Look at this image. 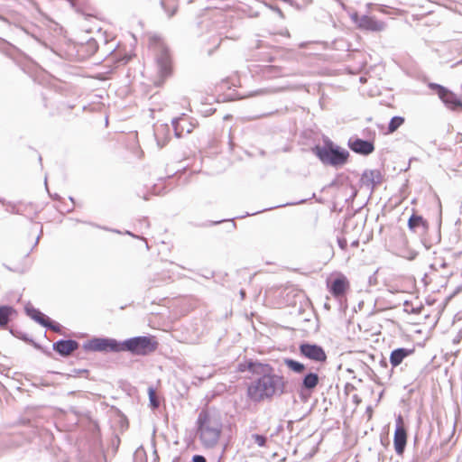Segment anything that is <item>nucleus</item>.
Here are the masks:
<instances>
[{"label":"nucleus","mask_w":462,"mask_h":462,"mask_svg":"<svg viewBox=\"0 0 462 462\" xmlns=\"http://www.w3.org/2000/svg\"><path fill=\"white\" fill-rule=\"evenodd\" d=\"M285 387L283 376L266 372L248 386L247 396L251 401L259 402L276 394H283Z\"/></svg>","instance_id":"f257e3e1"},{"label":"nucleus","mask_w":462,"mask_h":462,"mask_svg":"<svg viewBox=\"0 0 462 462\" xmlns=\"http://www.w3.org/2000/svg\"><path fill=\"white\" fill-rule=\"evenodd\" d=\"M149 50L153 55L157 69V79L154 84L160 87L172 71V60L170 50L164 41L157 34L148 37Z\"/></svg>","instance_id":"f03ea898"},{"label":"nucleus","mask_w":462,"mask_h":462,"mask_svg":"<svg viewBox=\"0 0 462 462\" xmlns=\"http://www.w3.org/2000/svg\"><path fill=\"white\" fill-rule=\"evenodd\" d=\"M197 423L198 433L203 446L213 448L217 443L222 430L220 420L207 411H201Z\"/></svg>","instance_id":"7ed1b4c3"},{"label":"nucleus","mask_w":462,"mask_h":462,"mask_svg":"<svg viewBox=\"0 0 462 462\" xmlns=\"http://www.w3.org/2000/svg\"><path fill=\"white\" fill-rule=\"evenodd\" d=\"M312 152L323 164L334 167L344 165L349 156L347 150L334 144L329 139L324 140L322 146L313 147Z\"/></svg>","instance_id":"20e7f679"},{"label":"nucleus","mask_w":462,"mask_h":462,"mask_svg":"<svg viewBox=\"0 0 462 462\" xmlns=\"http://www.w3.org/2000/svg\"><path fill=\"white\" fill-rule=\"evenodd\" d=\"M158 342L153 337L138 336L124 341H117V352H130L134 356H147L154 352Z\"/></svg>","instance_id":"39448f33"},{"label":"nucleus","mask_w":462,"mask_h":462,"mask_svg":"<svg viewBox=\"0 0 462 462\" xmlns=\"http://www.w3.org/2000/svg\"><path fill=\"white\" fill-rule=\"evenodd\" d=\"M136 42L137 40L135 36L131 32H127L125 36L124 42H117V64L120 62H123L124 65L127 63L134 56ZM125 72V69H119V65H117V75Z\"/></svg>","instance_id":"423d86ee"},{"label":"nucleus","mask_w":462,"mask_h":462,"mask_svg":"<svg viewBox=\"0 0 462 462\" xmlns=\"http://www.w3.org/2000/svg\"><path fill=\"white\" fill-rule=\"evenodd\" d=\"M429 88L436 91L439 99L450 110L462 108V100L451 90L438 83H429Z\"/></svg>","instance_id":"0eeeda50"},{"label":"nucleus","mask_w":462,"mask_h":462,"mask_svg":"<svg viewBox=\"0 0 462 462\" xmlns=\"http://www.w3.org/2000/svg\"><path fill=\"white\" fill-rule=\"evenodd\" d=\"M82 347L87 352H116V339L94 337L84 342Z\"/></svg>","instance_id":"6e6552de"},{"label":"nucleus","mask_w":462,"mask_h":462,"mask_svg":"<svg viewBox=\"0 0 462 462\" xmlns=\"http://www.w3.org/2000/svg\"><path fill=\"white\" fill-rule=\"evenodd\" d=\"M25 312L32 319L42 327L47 328L48 329H51L54 332H60V325L59 323L53 322L49 317L44 315L32 305L27 304L25 306Z\"/></svg>","instance_id":"1a4fd4ad"},{"label":"nucleus","mask_w":462,"mask_h":462,"mask_svg":"<svg viewBox=\"0 0 462 462\" xmlns=\"http://www.w3.org/2000/svg\"><path fill=\"white\" fill-rule=\"evenodd\" d=\"M299 349L300 355L310 360L321 363L327 360L325 350L317 344L302 343Z\"/></svg>","instance_id":"9d476101"},{"label":"nucleus","mask_w":462,"mask_h":462,"mask_svg":"<svg viewBox=\"0 0 462 462\" xmlns=\"http://www.w3.org/2000/svg\"><path fill=\"white\" fill-rule=\"evenodd\" d=\"M407 444V432L403 426L401 415L396 419V427L393 435V446L397 455H402Z\"/></svg>","instance_id":"9b49d317"},{"label":"nucleus","mask_w":462,"mask_h":462,"mask_svg":"<svg viewBox=\"0 0 462 462\" xmlns=\"http://www.w3.org/2000/svg\"><path fill=\"white\" fill-rule=\"evenodd\" d=\"M349 148L356 153L361 155H369L374 151V145L372 141L360 138H350L348 140Z\"/></svg>","instance_id":"f8f14e48"},{"label":"nucleus","mask_w":462,"mask_h":462,"mask_svg":"<svg viewBox=\"0 0 462 462\" xmlns=\"http://www.w3.org/2000/svg\"><path fill=\"white\" fill-rule=\"evenodd\" d=\"M171 125L177 138L182 137L184 134L191 133L194 128V125L189 121L185 114H182L180 117L173 118Z\"/></svg>","instance_id":"ddd939ff"},{"label":"nucleus","mask_w":462,"mask_h":462,"mask_svg":"<svg viewBox=\"0 0 462 462\" xmlns=\"http://www.w3.org/2000/svg\"><path fill=\"white\" fill-rule=\"evenodd\" d=\"M385 28L386 23L384 22L367 14L361 15L359 29L377 32L384 31Z\"/></svg>","instance_id":"4468645a"},{"label":"nucleus","mask_w":462,"mask_h":462,"mask_svg":"<svg viewBox=\"0 0 462 462\" xmlns=\"http://www.w3.org/2000/svg\"><path fill=\"white\" fill-rule=\"evenodd\" d=\"M382 180L383 175L379 170H365L360 179L362 185L367 187L372 191Z\"/></svg>","instance_id":"2eb2a0df"},{"label":"nucleus","mask_w":462,"mask_h":462,"mask_svg":"<svg viewBox=\"0 0 462 462\" xmlns=\"http://www.w3.org/2000/svg\"><path fill=\"white\" fill-rule=\"evenodd\" d=\"M79 343L73 339H60L53 344V350L62 356L70 355L79 348Z\"/></svg>","instance_id":"dca6fc26"},{"label":"nucleus","mask_w":462,"mask_h":462,"mask_svg":"<svg viewBox=\"0 0 462 462\" xmlns=\"http://www.w3.org/2000/svg\"><path fill=\"white\" fill-rule=\"evenodd\" d=\"M414 352L413 348H405V347H398L396 349H393L389 357L390 364L392 365L393 368L397 367L400 365L402 361L412 355Z\"/></svg>","instance_id":"f3484780"},{"label":"nucleus","mask_w":462,"mask_h":462,"mask_svg":"<svg viewBox=\"0 0 462 462\" xmlns=\"http://www.w3.org/2000/svg\"><path fill=\"white\" fill-rule=\"evenodd\" d=\"M428 222L421 217L412 214L408 220V227L411 231L423 234L428 229Z\"/></svg>","instance_id":"a211bd4d"},{"label":"nucleus","mask_w":462,"mask_h":462,"mask_svg":"<svg viewBox=\"0 0 462 462\" xmlns=\"http://www.w3.org/2000/svg\"><path fill=\"white\" fill-rule=\"evenodd\" d=\"M348 287V282L343 275L337 277L330 284L329 291L334 297L343 296Z\"/></svg>","instance_id":"6ab92c4d"},{"label":"nucleus","mask_w":462,"mask_h":462,"mask_svg":"<svg viewBox=\"0 0 462 462\" xmlns=\"http://www.w3.org/2000/svg\"><path fill=\"white\" fill-rule=\"evenodd\" d=\"M319 378L318 374L310 372L302 379L301 388L302 390L311 391L319 383Z\"/></svg>","instance_id":"aec40b11"},{"label":"nucleus","mask_w":462,"mask_h":462,"mask_svg":"<svg viewBox=\"0 0 462 462\" xmlns=\"http://www.w3.org/2000/svg\"><path fill=\"white\" fill-rule=\"evenodd\" d=\"M246 367H247V370H249L251 373L260 374V375H262L263 374H264L266 372L273 371V368L270 365H263L261 363L254 362L252 360L247 361Z\"/></svg>","instance_id":"412c9836"},{"label":"nucleus","mask_w":462,"mask_h":462,"mask_svg":"<svg viewBox=\"0 0 462 462\" xmlns=\"http://www.w3.org/2000/svg\"><path fill=\"white\" fill-rule=\"evenodd\" d=\"M261 72L265 78H275L279 76H284L285 74L282 71V69L273 65H263L261 66Z\"/></svg>","instance_id":"4be33fe9"},{"label":"nucleus","mask_w":462,"mask_h":462,"mask_svg":"<svg viewBox=\"0 0 462 462\" xmlns=\"http://www.w3.org/2000/svg\"><path fill=\"white\" fill-rule=\"evenodd\" d=\"M14 312L15 310L13 307L0 306V327H5L10 320V316Z\"/></svg>","instance_id":"5701e85b"},{"label":"nucleus","mask_w":462,"mask_h":462,"mask_svg":"<svg viewBox=\"0 0 462 462\" xmlns=\"http://www.w3.org/2000/svg\"><path fill=\"white\" fill-rule=\"evenodd\" d=\"M283 363L290 370L296 374H301L305 370V365L299 361L291 358H284Z\"/></svg>","instance_id":"b1692460"},{"label":"nucleus","mask_w":462,"mask_h":462,"mask_svg":"<svg viewBox=\"0 0 462 462\" xmlns=\"http://www.w3.org/2000/svg\"><path fill=\"white\" fill-rule=\"evenodd\" d=\"M161 5L168 14L169 17H171L177 10V4L175 0H161Z\"/></svg>","instance_id":"393cba45"},{"label":"nucleus","mask_w":462,"mask_h":462,"mask_svg":"<svg viewBox=\"0 0 462 462\" xmlns=\"http://www.w3.org/2000/svg\"><path fill=\"white\" fill-rule=\"evenodd\" d=\"M403 123H404V118L402 116H395L392 117L389 122V125H388V133L393 134Z\"/></svg>","instance_id":"a878e982"},{"label":"nucleus","mask_w":462,"mask_h":462,"mask_svg":"<svg viewBox=\"0 0 462 462\" xmlns=\"http://www.w3.org/2000/svg\"><path fill=\"white\" fill-rule=\"evenodd\" d=\"M117 428L121 432L125 431L129 428L128 419L117 409Z\"/></svg>","instance_id":"bb28decb"},{"label":"nucleus","mask_w":462,"mask_h":462,"mask_svg":"<svg viewBox=\"0 0 462 462\" xmlns=\"http://www.w3.org/2000/svg\"><path fill=\"white\" fill-rule=\"evenodd\" d=\"M148 395L151 407L152 409H157L160 406V402L156 396V392L152 387L148 388Z\"/></svg>","instance_id":"cd10ccee"},{"label":"nucleus","mask_w":462,"mask_h":462,"mask_svg":"<svg viewBox=\"0 0 462 462\" xmlns=\"http://www.w3.org/2000/svg\"><path fill=\"white\" fill-rule=\"evenodd\" d=\"M252 439L259 447H264L266 445L267 438L263 435L255 433L252 435Z\"/></svg>","instance_id":"c85d7f7f"},{"label":"nucleus","mask_w":462,"mask_h":462,"mask_svg":"<svg viewBox=\"0 0 462 462\" xmlns=\"http://www.w3.org/2000/svg\"><path fill=\"white\" fill-rule=\"evenodd\" d=\"M448 266V263L444 259L435 258L434 263L431 264V267L434 269L446 268Z\"/></svg>","instance_id":"c756f323"},{"label":"nucleus","mask_w":462,"mask_h":462,"mask_svg":"<svg viewBox=\"0 0 462 462\" xmlns=\"http://www.w3.org/2000/svg\"><path fill=\"white\" fill-rule=\"evenodd\" d=\"M164 130H169V126H168V125H160L159 127H157V128L154 130V135H155V138L157 139V142H158V144H159V145H161L160 141H159V134H160V131H164Z\"/></svg>","instance_id":"7c9ffc66"},{"label":"nucleus","mask_w":462,"mask_h":462,"mask_svg":"<svg viewBox=\"0 0 462 462\" xmlns=\"http://www.w3.org/2000/svg\"><path fill=\"white\" fill-rule=\"evenodd\" d=\"M350 18L352 22L356 23V26L359 28L361 16L356 12H353L352 14H350Z\"/></svg>","instance_id":"2f4dec72"},{"label":"nucleus","mask_w":462,"mask_h":462,"mask_svg":"<svg viewBox=\"0 0 462 462\" xmlns=\"http://www.w3.org/2000/svg\"><path fill=\"white\" fill-rule=\"evenodd\" d=\"M337 245L342 250H345L347 246V241L344 237H337Z\"/></svg>","instance_id":"473e14b6"},{"label":"nucleus","mask_w":462,"mask_h":462,"mask_svg":"<svg viewBox=\"0 0 462 462\" xmlns=\"http://www.w3.org/2000/svg\"><path fill=\"white\" fill-rule=\"evenodd\" d=\"M192 462H207L206 458L201 455H194L192 457Z\"/></svg>","instance_id":"72a5a7b5"},{"label":"nucleus","mask_w":462,"mask_h":462,"mask_svg":"<svg viewBox=\"0 0 462 462\" xmlns=\"http://www.w3.org/2000/svg\"><path fill=\"white\" fill-rule=\"evenodd\" d=\"M279 207H281V205H279V206H275V207H271V208H263V209H262V210H259V211H256V212H254V213H246V215H245V216H250V215H252V216H253V215H256V214H258V213H261V212H263V211H266V210H269V209H273V208H279Z\"/></svg>","instance_id":"f704fd0d"},{"label":"nucleus","mask_w":462,"mask_h":462,"mask_svg":"<svg viewBox=\"0 0 462 462\" xmlns=\"http://www.w3.org/2000/svg\"><path fill=\"white\" fill-rule=\"evenodd\" d=\"M246 365H247V362L240 363L238 365V371L239 372H245V370H247Z\"/></svg>","instance_id":"c9c22d12"},{"label":"nucleus","mask_w":462,"mask_h":462,"mask_svg":"<svg viewBox=\"0 0 462 462\" xmlns=\"http://www.w3.org/2000/svg\"><path fill=\"white\" fill-rule=\"evenodd\" d=\"M379 365H380V366H381L382 368H383V369H387V367H388V363H387V361H386L384 358H383V359L380 361Z\"/></svg>","instance_id":"e433bc0d"},{"label":"nucleus","mask_w":462,"mask_h":462,"mask_svg":"<svg viewBox=\"0 0 462 462\" xmlns=\"http://www.w3.org/2000/svg\"><path fill=\"white\" fill-rule=\"evenodd\" d=\"M312 2V0H301V5L302 6H306L308 5H310V3Z\"/></svg>","instance_id":"4c0bfd02"},{"label":"nucleus","mask_w":462,"mask_h":462,"mask_svg":"<svg viewBox=\"0 0 462 462\" xmlns=\"http://www.w3.org/2000/svg\"><path fill=\"white\" fill-rule=\"evenodd\" d=\"M19 337H20V338H22L23 340H24L25 342L32 341L31 339H29V338L27 337V336H26V335L19 336Z\"/></svg>","instance_id":"58836bf2"},{"label":"nucleus","mask_w":462,"mask_h":462,"mask_svg":"<svg viewBox=\"0 0 462 462\" xmlns=\"http://www.w3.org/2000/svg\"><path fill=\"white\" fill-rule=\"evenodd\" d=\"M372 6H373V4H372V3H368V4L366 5L367 12H370V10H371V7H372Z\"/></svg>","instance_id":"ea45409f"},{"label":"nucleus","mask_w":462,"mask_h":462,"mask_svg":"<svg viewBox=\"0 0 462 462\" xmlns=\"http://www.w3.org/2000/svg\"><path fill=\"white\" fill-rule=\"evenodd\" d=\"M353 398H354L355 402H359V400H358V396H357V395H354V396H353Z\"/></svg>","instance_id":"a19ab883"},{"label":"nucleus","mask_w":462,"mask_h":462,"mask_svg":"<svg viewBox=\"0 0 462 462\" xmlns=\"http://www.w3.org/2000/svg\"><path fill=\"white\" fill-rule=\"evenodd\" d=\"M245 291L242 290V291H240V296H242V298H244V297H245Z\"/></svg>","instance_id":"79ce46f5"},{"label":"nucleus","mask_w":462,"mask_h":462,"mask_svg":"<svg viewBox=\"0 0 462 462\" xmlns=\"http://www.w3.org/2000/svg\"><path fill=\"white\" fill-rule=\"evenodd\" d=\"M260 42H261L260 41H257V43H256V45H255V48H260V46H261V45H260Z\"/></svg>","instance_id":"37998d69"},{"label":"nucleus","mask_w":462,"mask_h":462,"mask_svg":"<svg viewBox=\"0 0 462 462\" xmlns=\"http://www.w3.org/2000/svg\"><path fill=\"white\" fill-rule=\"evenodd\" d=\"M116 441H117V447L119 446V443H120V439L117 437L116 439Z\"/></svg>","instance_id":"c03bdc74"},{"label":"nucleus","mask_w":462,"mask_h":462,"mask_svg":"<svg viewBox=\"0 0 462 462\" xmlns=\"http://www.w3.org/2000/svg\"><path fill=\"white\" fill-rule=\"evenodd\" d=\"M131 136L135 139L136 138V134H132Z\"/></svg>","instance_id":"a18cd8bd"},{"label":"nucleus","mask_w":462,"mask_h":462,"mask_svg":"<svg viewBox=\"0 0 462 462\" xmlns=\"http://www.w3.org/2000/svg\"><path fill=\"white\" fill-rule=\"evenodd\" d=\"M262 60H271V59L267 57L266 59H262Z\"/></svg>","instance_id":"49530a36"},{"label":"nucleus","mask_w":462,"mask_h":462,"mask_svg":"<svg viewBox=\"0 0 462 462\" xmlns=\"http://www.w3.org/2000/svg\"><path fill=\"white\" fill-rule=\"evenodd\" d=\"M358 244L357 241L353 242V245H356Z\"/></svg>","instance_id":"de8ad7c7"},{"label":"nucleus","mask_w":462,"mask_h":462,"mask_svg":"<svg viewBox=\"0 0 462 462\" xmlns=\"http://www.w3.org/2000/svg\"><path fill=\"white\" fill-rule=\"evenodd\" d=\"M39 238H40V236H38V237L36 238V242H35V245H36V244L38 243V241H39Z\"/></svg>","instance_id":"09e8293b"},{"label":"nucleus","mask_w":462,"mask_h":462,"mask_svg":"<svg viewBox=\"0 0 462 462\" xmlns=\"http://www.w3.org/2000/svg\"><path fill=\"white\" fill-rule=\"evenodd\" d=\"M151 111L153 113V112H155V111H157V110H156V109H154V108H151Z\"/></svg>","instance_id":"8fccbe9b"},{"label":"nucleus","mask_w":462,"mask_h":462,"mask_svg":"<svg viewBox=\"0 0 462 462\" xmlns=\"http://www.w3.org/2000/svg\"><path fill=\"white\" fill-rule=\"evenodd\" d=\"M144 243H145V246H146V248H148V247H149V246H148V243H147L146 241H144Z\"/></svg>","instance_id":"3c124183"},{"label":"nucleus","mask_w":462,"mask_h":462,"mask_svg":"<svg viewBox=\"0 0 462 462\" xmlns=\"http://www.w3.org/2000/svg\"><path fill=\"white\" fill-rule=\"evenodd\" d=\"M232 226H233V227H236V224L234 221L232 222Z\"/></svg>","instance_id":"603ef678"}]
</instances>
